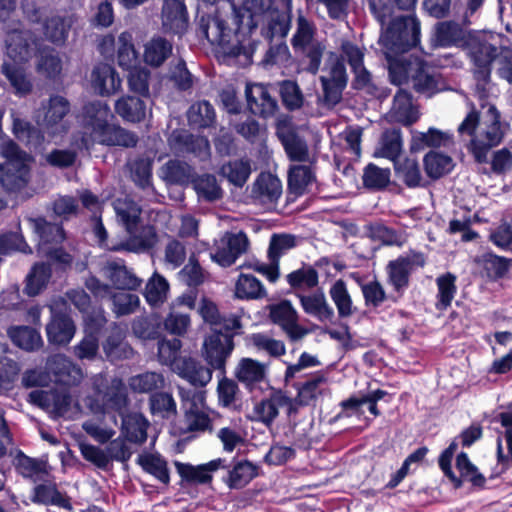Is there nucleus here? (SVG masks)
Segmentation results:
<instances>
[{
    "label": "nucleus",
    "instance_id": "dca6fc26",
    "mask_svg": "<svg viewBox=\"0 0 512 512\" xmlns=\"http://www.w3.org/2000/svg\"><path fill=\"white\" fill-rule=\"evenodd\" d=\"M247 106L252 114L263 118L275 115L278 104L271 96L266 86L249 84L245 90Z\"/></svg>",
    "mask_w": 512,
    "mask_h": 512
},
{
    "label": "nucleus",
    "instance_id": "5701e85b",
    "mask_svg": "<svg viewBox=\"0 0 512 512\" xmlns=\"http://www.w3.org/2000/svg\"><path fill=\"white\" fill-rule=\"evenodd\" d=\"M173 371L194 386H206L212 379V369L190 357L175 362Z\"/></svg>",
    "mask_w": 512,
    "mask_h": 512
},
{
    "label": "nucleus",
    "instance_id": "393cba45",
    "mask_svg": "<svg viewBox=\"0 0 512 512\" xmlns=\"http://www.w3.org/2000/svg\"><path fill=\"white\" fill-rule=\"evenodd\" d=\"M225 467V460L221 458L214 459L208 463L193 466L191 464L176 463V468L180 476L189 482L208 483L212 480V474Z\"/></svg>",
    "mask_w": 512,
    "mask_h": 512
},
{
    "label": "nucleus",
    "instance_id": "72a5a7b5",
    "mask_svg": "<svg viewBox=\"0 0 512 512\" xmlns=\"http://www.w3.org/2000/svg\"><path fill=\"white\" fill-rule=\"evenodd\" d=\"M114 108L115 112L128 122H140L146 117V104L138 97L123 96L115 102Z\"/></svg>",
    "mask_w": 512,
    "mask_h": 512
},
{
    "label": "nucleus",
    "instance_id": "58836bf2",
    "mask_svg": "<svg viewBox=\"0 0 512 512\" xmlns=\"http://www.w3.org/2000/svg\"><path fill=\"white\" fill-rule=\"evenodd\" d=\"M315 175L309 165H293L288 173V187L295 195H302L311 190Z\"/></svg>",
    "mask_w": 512,
    "mask_h": 512
},
{
    "label": "nucleus",
    "instance_id": "6e6d98bb",
    "mask_svg": "<svg viewBox=\"0 0 512 512\" xmlns=\"http://www.w3.org/2000/svg\"><path fill=\"white\" fill-rule=\"evenodd\" d=\"M395 172L408 187H417L421 184L422 176L416 159L404 158L395 161Z\"/></svg>",
    "mask_w": 512,
    "mask_h": 512
},
{
    "label": "nucleus",
    "instance_id": "9d476101",
    "mask_svg": "<svg viewBox=\"0 0 512 512\" xmlns=\"http://www.w3.org/2000/svg\"><path fill=\"white\" fill-rule=\"evenodd\" d=\"M29 399L54 417L72 419L79 413V405L66 391L34 390L29 394Z\"/></svg>",
    "mask_w": 512,
    "mask_h": 512
},
{
    "label": "nucleus",
    "instance_id": "864d4df0",
    "mask_svg": "<svg viewBox=\"0 0 512 512\" xmlns=\"http://www.w3.org/2000/svg\"><path fill=\"white\" fill-rule=\"evenodd\" d=\"M316 34V27L312 20L303 15L301 11L298 12L296 19V30L291 39L294 49L302 46H307L316 42L314 36Z\"/></svg>",
    "mask_w": 512,
    "mask_h": 512
},
{
    "label": "nucleus",
    "instance_id": "de8ad7c7",
    "mask_svg": "<svg viewBox=\"0 0 512 512\" xmlns=\"http://www.w3.org/2000/svg\"><path fill=\"white\" fill-rule=\"evenodd\" d=\"M51 268L44 263L35 264L26 278L25 293L29 296L40 294L51 278Z\"/></svg>",
    "mask_w": 512,
    "mask_h": 512
},
{
    "label": "nucleus",
    "instance_id": "49530a36",
    "mask_svg": "<svg viewBox=\"0 0 512 512\" xmlns=\"http://www.w3.org/2000/svg\"><path fill=\"white\" fill-rule=\"evenodd\" d=\"M172 53V44L163 37H154L146 45L144 60L151 66H160Z\"/></svg>",
    "mask_w": 512,
    "mask_h": 512
},
{
    "label": "nucleus",
    "instance_id": "3c124183",
    "mask_svg": "<svg viewBox=\"0 0 512 512\" xmlns=\"http://www.w3.org/2000/svg\"><path fill=\"white\" fill-rule=\"evenodd\" d=\"M117 59L120 67L132 69L138 61V54L133 44V36L130 32L124 31L117 40Z\"/></svg>",
    "mask_w": 512,
    "mask_h": 512
},
{
    "label": "nucleus",
    "instance_id": "0eeeda50",
    "mask_svg": "<svg viewBox=\"0 0 512 512\" xmlns=\"http://www.w3.org/2000/svg\"><path fill=\"white\" fill-rule=\"evenodd\" d=\"M93 395L84 399L85 405L93 413H104L111 409L121 411L127 405L126 387L119 378L109 379L106 375L99 373L91 379Z\"/></svg>",
    "mask_w": 512,
    "mask_h": 512
},
{
    "label": "nucleus",
    "instance_id": "69168bd1",
    "mask_svg": "<svg viewBox=\"0 0 512 512\" xmlns=\"http://www.w3.org/2000/svg\"><path fill=\"white\" fill-rule=\"evenodd\" d=\"M103 350L107 358L111 361L128 358L133 352L131 347L124 341L123 335L119 331L108 336L103 344Z\"/></svg>",
    "mask_w": 512,
    "mask_h": 512
},
{
    "label": "nucleus",
    "instance_id": "c85d7f7f",
    "mask_svg": "<svg viewBox=\"0 0 512 512\" xmlns=\"http://www.w3.org/2000/svg\"><path fill=\"white\" fill-rule=\"evenodd\" d=\"M103 271L105 277L119 290H136L142 284V280L121 262H108Z\"/></svg>",
    "mask_w": 512,
    "mask_h": 512
},
{
    "label": "nucleus",
    "instance_id": "c03bdc74",
    "mask_svg": "<svg viewBox=\"0 0 512 512\" xmlns=\"http://www.w3.org/2000/svg\"><path fill=\"white\" fill-rule=\"evenodd\" d=\"M8 336L15 345L26 351L37 350L43 344L40 333L27 326H15L9 328Z\"/></svg>",
    "mask_w": 512,
    "mask_h": 512
},
{
    "label": "nucleus",
    "instance_id": "a878e982",
    "mask_svg": "<svg viewBox=\"0 0 512 512\" xmlns=\"http://www.w3.org/2000/svg\"><path fill=\"white\" fill-rule=\"evenodd\" d=\"M304 312L320 322H330L334 318V310L327 302L323 291L297 295Z\"/></svg>",
    "mask_w": 512,
    "mask_h": 512
},
{
    "label": "nucleus",
    "instance_id": "4468645a",
    "mask_svg": "<svg viewBox=\"0 0 512 512\" xmlns=\"http://www.w3.org/2000/svg\"><path fill=\"white\" fill-rule=\"evenodd\" d=\"M339 51L338 56L341 58V61H347L355 75V87L357 89L368 87L371 82V75L363 63V49L349 40H342Z\"/></svg>",
    "mask_w": 512,
    "mask_h": 512
},
{
    "label": "nucleus",
    "instance_id": "f03ea898",
    "mask_svg": "<svg viewBox=\"0 0 512 512\" xmlns=\"http://www.w3.org/2000/svg\"><path fill=\"white\" fill-rule=\"evenodd\" d=\"M420 22L413 16L395 17L380 36V44L384 48L391 82L401 85L412 80L415 73V61L404 62L395 56L404 53L419 42Z\"/></svg>",
    "mask_w": 512,
    "mask_h": 512
},
{
    "label": "nucleus",
    "instance_id": "a18cd8bd",
    "mask_svg": "<svg viewBox=\"0 0 512 512\" xmlns=\"http://www.w3.org/2000/svg\"><path fill=\"white\" fill-rule=\"evenodd\" d=\"M169 288L168 281L162 275L157 272L153 273L144 290L147 303L154 307L162 305L167 300Z\"/></svg>",
    "mask_w": 512,
    "mask_h": 512
},
{
    "label": "nucleus",
    "instance_id": "774afa93",
    "mask_svg": "<svg viewBox=\"0 0 512 512\" xmlns=\"http://www.w3.org/2000/svg\"><path fill=\"white\" fill-rule=\"evenodd\" d=\"M287 282L294 289H311L318 284V274L312 267H303L289 273Z\"/></svg>",
    "mask_w": 512,
    "mask_h": 512
},
{
    "label": "nucleus",
    "instance_id": "412c9836",
    "mask_svg": "<svg viewBox=\"0 0 512 512\" xmlns=\"http://www.w3.org/2000/svg\"><path fill=\"white\" fill-rule=\"evenodd\" d=\"M91 85L97 94L110 96L120 90L121 79L113 66L100 63L92 70Z\"/></svg>",
    "mask_w": 512,
    "mask_h": 512
},
{
    "label": "nucleus",
    "instance_id": "ea45409f",
    "mask_svg": "<svg viewBox=\"0 0 512 512\" xmlns=\"http://www.w3.org/2000/svg\"><path fill=\"white\" fill-rule=\"evenodd\" d=\"M266 373V365L252 358H242L235 371L237 379L246 386L262 382L266 378Z\"/></svg>",
    "mask_w": 512,
    "mask_h": 512
},
{
    "label": "nucleus",
    "instance_id": "6e6552de",
    "mask_svg": "<svg viewBox=\"0 0 512 512\" xmlns=\"http://www.w3.org/2000/svg\"><path fill=\"white\" fill-rule=\"evenodd\" d=\"M348 75L344 63L335 52L328 54L323 74L320 76L322 97L320 102L327 108H333L342 99V93L347 86Z\"/></svg>",
    "mask_w": 512,
    "mask_h": 512
},
{
    "label": "nucleus",
    "instance_id": "2eb2a0df",
    "mask_svg": "<svg viewBox=\"0 0 512 512\" xmlns=\"http://www.w3.org/2000/svg\"><path fill=\"white\" fill-rule=\"evenodd\" d=\"M69 111L70 105L65 98L61 96L51 97L48 106L45 108L44 118L39 124L52 137L62 134L68 129L63 119Z\"/></svg>",
    "mask_w": 512,
    "mask_h": 512
},
{
    "label": "nucleus",
    "instance_id": "cd10ccee",
    "mask_svg": "<svg viewBox=\"0 0 512 512\" xmlns=\"http://www.w3.org/2000/svg\"><path fill=\"white\" fill-rule=\"evenodd\" d=\"M32 502L45 506H55L67 511H72L71 499L65 493L59 491L55 484L43 483L33 489Z\"/></svg>",
    "mask_w": 512,
    "mask_h": 512
},
{
    "label": "nucleus",
    "instance_id": "f704fd0d",
    "mask_svg": "<svg viewBox=\"0 0 512 512\" xmlns=\"http://www.w3.org/2000/svg\"><path fill=\"white\" fill-rule=\"evenodd\" d=\"M499 419L504 432L497 440L498 460L502 463L512 461V403L505 411L499 414Z\"/></svg>",
    "mask_w": 512,
    "mask_h": 512
},
{
    "label": "nucleus",
    "instance_id": "b1692460",
    "mask_svg": "<svg viewBox=\"0 0 512 512\" xmlns=\"http://www.w3.org/2000/svg\"><path fill=\"white\" fill-rule=\"evenodd\" d=\"M272 321L280 325L292 339H299L304 335L297 324V312L289 301H282L273 306L270 311Z\"/></svg>",
    "mask_w": 512,
    "mask_h": 512
},
{
    "label": "nucleus",
    "instance_id": "09e8293b",
    "mask_svg": "<svg viewBox=\"0 0 512 512\" xmlns=\"http://www.w3.org/2000/svg\"><path fill=\"white\" fill-rule=\"evenodd\" d=\"M257 475V467L249 461L236 463L229 471L225 483L231 489H240L246 486Z\"/></svg>",
    "mask_w": 512,
    "mask_h": 512
},
{
    "label": "nucleus",
    "instance_id": "bf43d9fd",
    "mask_svg": "<svg viewBox=\"0 0 512 512\" xmlns=\"http://www.w3.org/2000/svg\"><path fill=\"white\" fill-rule=\"evenodd\" d=\"M424 165L427 175L437 179L452 170L453 160L442 153L430 152L424 158Z\"/></svg>",
    "mask_w": 512,
    "mask_h": 512
},
{
    "label": "nucleus",
    "instance_id": "680f3d73",
    "mask_svg": "<svg viewBox=\"0 0 512 512\" xmlns=\"http://www.w3.org/2000/svg\"><path fill=\"white\" fill-rule=\"evenodd\" d=\"M221 174L235 186L242 187L251 174V165L246 160H236L224 164L221 167Z\"/></svg>",
    "mask_w": 512,
    "mask_h": 512
},
{
    "label": "nucleus",
    "instance_id": "5fc2aeb1",
    "mask_svg": "<svg viewBox=\"0 0 512 512\" xmlns=\"http://www.w3.org/2000/svg\"><path fill=\"white\" fill-rule=\"evenodd\" d=\"M402 138L399 130L393 129L383 133L380 148L375 152L376 156L387 158L395 163L402 150Z\"/></svg>",
    "mask_w": 512,
    "mask_h": 512
},
{
    "label": "nucleus",
    "instance_id": "f8f14e48",
    "mask_svg": "<svg viewBox=\"0 0 512 512\" xmlns=\"http://www.w3.org/2000/svg\"><path fill=\"white\" fill-rule=\"evenodd\" d=\"M247 248L248 238L244 233H225L216 242V249L211 253V258L222 267H229L246 252Z\"/></svg>",
    "mask_w": 512,
    "mask_h": 512
},
{
    "label": "nucleus",
    "instance_id": "13d9d810",
    "mask_svg": "<svg viewBox=\"0 0 512 512\" xmlns=\"http://www.w3.org/2000/svg\"><path fill=\"white\" fill-rule=\"evenodd\" d=\"M215 117V110L208 101H199L188 111L189 123L199 128L210 127L215 122Z\"/></svg>",
    "mask_w": 512,
    "mask_h": 512
},
{
    "label": "nucleus",
    "instance_id": "0e129e2a",
    "mask_svg": "<svg viewBox=\"0 0 512 512\" xmlns=\"http://www.w3.org/2000/svg\"><path fill=\"white\" fill-rule=\"evenodd\" d=\"M164 386V377L157 372H145L129 379V387L138 393H149Z\"/></svg>",
    "mask_w": 512,
    "mask_h": 512
},
{
    "label": "nucleus",
    "instance_id": "9b49d317",
    "mask_svg": "<svg viewBox=\"0 0 512 512\" xmlns=\"http://www.w3.org/2000/svg\"><path fill=\"white\" fill-rule=\"evenodd\" d=\"M233 349V335L215 329L204 338L201 352L211 369L220 370L224 373L226 360Z\"/></svg>",
    "mask_w": 512,
    "mask_h": 512
},
{
    "label": "nucleus",
    "instance_id": "4be33fe9",
    "mask_svg": "<svg viewBox=\"0 0 512 512\" xmlns=\"http://www.w3.org/2000/svg\"><path fill=\"white\" fill-rule=\"evenodd\" d=\"M425 258L421 253H411L391 261L388 265L389 281L396 290L407 286L408 276L414 266H423Z\"/></svg>",
    "mask_w": 512,
    "mask_h": 512
},
{
    "label": "nucleus",
    "instance_id": "e433bc0d",
    "mask_svg": "<svg viewBox=\"0 0 512 512\" xmlns=\"http://www.w3.org/2000/svg\"><path fill=\"white\" fill-rule=\"evenodd\" d=\"M29 180V166L13 165L0 167V181L9 192H18L23 189Z\"/></svg>",
    "mask_w": 512,
    "mask_h": 512
},
{
    "label": "nucleus",
    "instance_id": "a19ab883",
    "mask_svg": "<svg viewBox=\"0 0 512 512\" xmlns=\"http://www.w3.org/2000/svg\"><path fill=\"white\" fill-rule=\"evenodd\" d=\"M127 232L129 233V238L126 241V248L130 251H146L157 243V234L152 226L147 225L139 229L138 224H136Z\"/></svg>",
    "mask_w": 512,
    "mask_h": 512
},
{
    "label": "nucleus",
    "instance_id": "39448f33",
    "mask_svg": "<svg viewBox=\"0 0 512 512\" xmlns=\"http://www.w3.org/2000/svg\"><path fill=\"white\" fill-rule=\"evenodd\" d=\"M37 47V40L30 31L13 30L7 36V56L13 63L5 62L2 73L19 95H25L31 91L32 83L21 64L34 55Z\"/></svg>",
    "mask_w": 512,
    "mask_h": 512
},
{
    "label": "nucleus",
    "instance_id": "ddd939ff",
    "mask_svg": "<svg viewBox=\"0 0 512 512\" xmlns=\"http://www.w3.org/2000/svg\"><path fill=\"white\" fill-rule=\"evenodd\" d=\"M496 49L488 43H473L470 45V56L474 62L476 69L474 71L475 78L477 80L476 89L479 93V97L484 96L486 85L488 84L490 77L489 65L492 61H495Z\"/></svg>",
    "mask_w": 512,
    "mask_h": 512
},
{
    "label": "nucleus",
    "instance_id": "7ed1b4c3",
    "mask_svg": "<svg viewBox=\"0 0 512 512\" xmlns=\"http://www.w3.org/2000/svg\"><path fill=\"white\" fill-rule=\"evenodd\" d=\"M235 23L244 33L261 27V34L267 39L285 37L291 24L288 11H279L273 7V0H239V4L231 3Z\"/></svg>",
    "mask_w": 512,
    "mask_h": 512
},
{
    "label": "nucleus",
    "instance_id": "7c9ffc66",
    "mask_svg": "<svg viewBox=\"0 0 512 512\" xmlns=\"http://www.w3.org/2000/svg\"><path fill=\"white\" fill-rule=\"evenodd\" d=\"M391 121L403 125H411L419 118L417 108L413 105L411 95L403 90H399L394 96L393 105L389 111Z\"/></svg>",
    "mask_w": 512,
    "mask_h": 512
},
{
    "label": "nucleus",
    "instance_id": "4c0bfd02",
    "mask_svg": "<svg viewBox=\"0 0 512 512\" xmlns=\"http://www.w3.org/2000/svg\"><path fill=\"white\" fill-rule=\"evenodd\" d=\"M66 296L75 307L85 315V321L91 326L92 329H99L106 323L104 311L99 309L95 312V316L92 317L88 314L90 307V297L84 291L80 289H73L66 293Z\"/></svg>",
    "mask_w": 512,
    "mask_h": 512
},
{
    "label": "nucleus",
    "instance_id": "423d86ee",
    "mask_svg": "<svg viewBox=\"0 0 512 512\" xmlns=\"http://www.w3.org/2000/svg\"><path fill=\"white\" fill-rule=\"evenodd\" d=\"M200 29L211 44L220 46L227 55L233 57L243 56L246 62L250 61L256 49L255 42L245 37L244 31L239 28L235 34L236 43H232L231 30L218 15L202 16Z\"/></svg>",
    "mask_w": 512,
    "mask_h": 512
},
{
    "label": "nucleus",
    "instance_id": "aec40b11",
    "mask_svg": "<svg viewBox=\"0 0 512 512\" xmlns=\"http://www.w3.org/2000/svg\"><path fill=\"white\" fill-rule=\"evenodd\" d=\"M289 404V398L284 393L274 391L268 398L255 403L250 419L270 425L278 416L279 410Z\"/></svg>",
    "mask_w": 512,
    "mask_h": 512
},
{
    "label": "nucleus",
    "instance_id": "2f4dec72",
    "mask_svg": "<svg viewBox=\"0 0 512 512\" xmlns=\"http://www.w3.org/2000/svg\"><path fill=\"white\" fill-rule=\"evenodd\" d=\"M452 143V134L436 128H429L427 132L412 131L410 150L418 152L425 148L446 147Z\"/></svg>",
    "mask_w": 512,
    "mask_h": 512
},
{
    "label": "nucleus",
    "instance_id": "6ab92c4d",
    "mask_svg": "<svg viewBox=\"0 0 512 512\" xmlns=\"http://www.w3.org/2000/svg\"><path fill=\"white\" fill-rule=\"evenodd\" d=\"M414 89L428 97L445 90L446 85L441 76L431 67L415 61V73L412 74Z\"/></svg>",
    "mask_w": 512,
    "mask_h": 512
},
{
    "label": "nucleus",
    "instance_id": "f257e3e1",
    "mask_svg": "<svg viewBox=\"0 0 512 512\" xmlns=\"http://www.w3.org/2000/svg\"><path fill=\"white\" fill-rule=\"evenodd\" d=\"M113 114L109 105L103 101L89 102L78 115L79 133L74 137L73 145L79 150L89 151L95 144L107 146L132 147L136 136L112 124Z\"/></svg>",
    "mask_w": 512,
    "mask_h": 512
},
{
    "label": "nucleus",
    "instance_id": "f3484780",
    "mask_svg": "<svg viewBox=\"0 0 512 512\" xmlns=\"http://www.w3.org/2000/svg\"><path fill=\"white\" fill-rule=\"evenodd\" d=\"M161 20L166 32L182 35L188 27V13L184 0H163Z\"/></svg>",
    "mask_w": 512,
    "mask_h": 512
},
{
    "label": "nucleus",
    "instance_id": "a211bd4d",
    "mask_svg": "<svg viewBox=\"0 0 512 512\" xmlns=\"http://www.w3.org/2000/svg\"><path fill=\"white\" fill-rule=\"evenodd\" d=\"M46 368L54 375L56 382L64 385H77L84 377L82 369L63 354L49 357Z\"/></svg>",
    "mask_w": 512,
    "mask_h": 512
},
{
    "label": "nucleus",
    "instance_id": "8fccbe9b",
    "mask_svg": "<svg viewBox=\"0 0 512 512\" xmlns=\"http://www.w3.org/2000/svg\"><path fill=\"white\" fill-rule=\"evenodd\" d=\"M248 341L258 352L266 353L270 357L277 358L286 353L284 342L266 333H253L248 337Z\"/></svg>",
    "mask_w": 512,
    "mask_h": 512
},
{
    "label": "nucleus",
    "instance_id": "473e14b6",
    "mask_svg": "<svg viewBox=\"0 0 512 512\" xmlns=\"http://www.w3.org/2000/svg\"><path fill=\"white\" fill-rule=\"evenodd\" d=\"M14 465L19 474L34 482L47 481L49 472L45 462L35 460L17 451L14 458Z\"/></svg>",
    "mask_w": 512,
    "mask_h": 512
},
{
    "label": "nucleus",
    "instance_id": "c9c22d12",
    "mask_svg": "<svg viewBox=\"0 0 512 512\" xmlns=\"http://www.w3.org/2000/svg\"><path fill=\"white\" fill-rule=\"evenodd\" d=\"M148 420L139 413H131L122 418V435L130 442L142 444L147 439Z\"/></svg>",
    "mask_w": 512,
    "mask_h": 512
},
{
    "label": "nucleus",
    "instance_id": "79ce46f5",
    "mask_svg": "<svg viewBox=\"0 0 512 512\" xmlns=\"http://www.w3.org/2000/svg\"><path fill=\"white\" fill-rule=\"evenodd\" d=\"M329 295L340 318H349L356 313L357 308L353 305L352 298L343 280L339 279L333 283Z\"/></svg>",
    "mask_w": 512,
    "mask_h": 512
},
{
    "label": "nucleus",
    "instance_id": "e2e57ef3",
    "mask_svg": "<svg viewBox=\"0 0 512 512\" xmlns=\"http://www.w3.org/2000/svg\"><path fill=\"white\" fill-rule=\"evenodd\" d=\"M112 311L117 316L130 315L136 312L140 306V298L136 294L126 292H114L110 295Z\"/></svg>",
    "mask_w": 512,
    "mask_h": 512
},
{
    "label": "nucleus",
    "instance_id": "20e7f679",
    "mask_svg": "<svg viewBox=\"0 0 512 512\" xmlns=\"http://www.w3.org/2000/svg\"><path fill=\"white\" fill-rule=\"evenodd\" d=\"M499 118L496 108L489 106L481 118L475 111H471L458 127L461 135L472 137L470 149L478 162L485 161L488 151L502 141L505 126Z\"/></svg>",
    "mask_w": 512,
    "mask_h": 512
},
{
    "label": "nucleus",
    "instance_id": "4d7b16f0",
    "mask_svg": "<svg viewBox=\"0 0 512 512\" xmlns=\"http://www.w3.org/2000/svg\"><path fill=\"white\" fill-rule=\"evenodd\" d=\"M113 206L119 221L122 222L126 230H130L138 224L141 209L135 202L128 198L117 199Z\"/></svg>",
    "mask_w": 512,
    "mask_h": 512
},
{
    "label": "nucleus",
    "instance_id": "c756f323",
    "mask_svg": "<svg viewBox=\"0 0 512 512\" xmlns=\"http://www.w3.org/2000/svg\"><path fill=\"white\" fill-rule=\"evenodd\" d=\"M46 334L49 343L67 345L74 337L75 325L67 314L51 315Z\"/></svg>",
    "mask_w": 512,
    "mask_h": 512
},
{
    "label": "nucleus",
    "instance_id": "052dcab7",
    "mask_svg": "<svg viewBox=\"0 0 512 512\" xmlns=\"http://www.w3.org/2000/svg\"><path fill=\"white\" fill-rule=\"evenodd\" d=\"M435 36L440 46L448 47L463 42L465 33L460 25L454 22H441L436 26Z\"/></svg>",
    "mask_w": 512,
    "mask_h": 512
},
{
    "label": "nucleus",
    "instance_id": "338daca9",
    "mask_svg": "<svg viewBox=\"0 0 512 512\" xmlns=\"http://www.w3.org/2000/svg\"><path fill=\"white\" fill-rule=\"evenodd\" d=\"M297 245V238L290 234H273L269 241L268 258L279 263L281 256Z\"/></svg>",
    "mask_w": 512,
    "mask_h": 512
},
{
    "label": "nucleus",
    "instance_id": "603ef678",
    "mask_svg": "<svg viewBox=\"0 0 512 512\" xmlns=\"http://www.w3.org/2000/svg\"><path fill=\"white\" fill-rule=\"evenodd\" d=\"M456 279V276L450 272L437 277V309L445 310L451 305L457 291Z\"/></svg>",
    "mask_w": 512,
    "mask_h": 512
},
{
    "label": "nucleus",
    "instance_id": "37998d69",
    "mask_svg": "<svg viewBox=\"0 0 512 512\" xmlns=\"http://www.w3.org/2000/svg\"><path fill=\"white\" fill-rule=\"evenodd\" d=\"M266 296V290L255 276L240 274L235 283V297L242 300L261 299Z\"/></svg>",
    "mask_w": 512,
    "mask_h": 512
},
{
    "label": "nucleus",
    "instance_id": "1a4fd4ad",
    "mask_svg": "<svg viewBox=\"0 0 512 512\" xmlns=\"http://www.w3.org/2000/svg\"><path fill=\"white\" fill-rule=\"evenodd\" d=\"M29 222L39 236L40 253L63 264H69L72 261L68 253L60 248L50 246L57 245L64 240V231L60 225L48 223L43 218L29 219Z\"/></svg>",
    "mask_w": 512,
    "mask_h": 512
},
{
    "label": "nucleus",
    "instance_id": "bb28decb",
    "mask_svg": "<svg viewBox=\"0 0 512 512\" xmlns=\"http://www.w3.org/2000/svg\"><path fill=\"white\" fill-rule=\"evenodd\" d=\"M281 194V181L271 173H261L252 187L253 198L263 204H274Z\"/></svg>",
    "mask_w": 512,
    "mask_h": 512
}]
</instances>
